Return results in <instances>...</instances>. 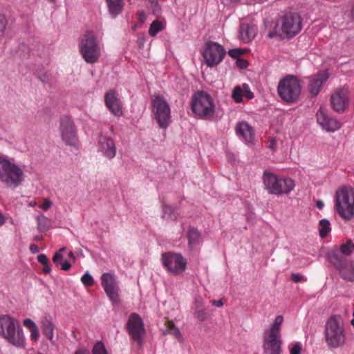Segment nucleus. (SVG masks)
<instances>
[{
  "mask_svg": "<svg viewBox=\"0 0 354 354\" xmlns=\"http://www.w3.org/2000/svg\"><path fill=\"white\" fill-rule=\"evenodd\" d=\"M238 66L241 68H245L248 66V63L245 60L239 59L237 61Z\"/></svg>",
  "mask_w": 354,
  "mask_h": 354,
  "instance_id": "nucleus-50",
  "label": "nucleus"
},
{
  "mask_svg": "<svg viewBox=\"0 0 354 354\" xmlns=\"http://www.w3.org/2000/svg\"><path fill=\"white\" fill-rule=\"evenodd\" d=\"M195 304H196V308H200L203 306V302L200 297L196 298Z\"/></svg>",
  "mask_w": 354,
  "mask_h": 354,
  "instance_id": "nucleus-55",
  "label": "nucleus"
},
{
  "mask_svg": "<svg viewBox=\"0 0 354 354\" xmlns=\"http://www.w3.org/2000/svg\"><path fill=\"white\" fill-rule=\"evenodd\" d=\"M152 113L158 126L167 129L171 122V109L166 100L161 95L151 97Z\"/></svg>",
  "mask_w": 354,
  "mask_h": 354,
  "instance_id": "nucleus-9",
  "label": "nucleus"
},
{
  "mask_svg": "<svg viewBox=\"0 0 354 354\" xmlns=\"http://www.w3.org/2000/svg\"><path fill=\"white\" fill-rule=\"evenodd\" d=\"M74 354H86V353L84 350L79 349V350L76 351Z\"/></svg>",
  "mask_w": 354,
  "mask_h": 354,
  "instance_id": "nucleus-58",
  "label": "nucleus"
},
{
  "mask_svg": "<svg viewBox=\"0 0 354 354\" xmlns=\"http://www.w3.org/2000/svg\"><path fill=\"white\" fill-rule=\"evenodd\" d=\"M281 344L280 336L264 333L263 344L264 354H280Z\"/></svg>",
  "mask_w": 354,
  "mask_h": 354,
  "instance_id": "nucleus-18",
  "label": "nucleus"
},
{
  "mask_svg": "<svg viewBox=\"0 0 354 354\" xmlns=\"http://www.w3.org/2000/svg\"><path fill=\"white\" fill-rule=\"evenodd\" d=\"M52 205V202L48 199H44L43 204L39 207L44 211L48 210Z\"/></svg>",
  "mask_w": 354,
  "mask_h": 354,
  "instance_id": "nucleus-46",
  "label": "nucleus"
},
{
  "mask_svg": "<svg viewBox=\"0 0 354 354\" xmlns=\"http://www.w3.org/2000/svg\"><path fill=\"white\" fill-rule=\"evenodd\" d=\"M37 260L38 261L41 263L42 265H44V264H46L47 263L49 262L48 261V259L47 258V257L44 254H39L38 257H37Z\"/></svg>",
  "mask_w": 354,
  "mask_h": 354,
  "instance_id": "nucleus-47",
  "label": "nucleus"
},
{
  "mask_svg": "<svg viewBox=\"0 0 354 354\" xmlns=\"http://www.w3.org/2000/svg\"><path fill=\"white\" fill-rule=\"evenodd\" d=\"M99 151L108 159H112L116 154V147L113 140L105 136H101L98 141Z\"/></svg>",
  "mask_w": 354,
  "mask_h": 354,
  "instance_id": "nucleus-20",
  "label": "nucleus"
},
{
  "mask_svg": "<svg viewBox=\"0 0 354 354\" xmlns=\"http://www.w3.org/2000/svg\"><path fill=\"white\" fill-rule=\"evenodd\" d=\"M236 133L241 137L247 143H252L254 140V132L253 128L245 121H241L236 125Z\"/></svg>",
  "mask_w": 354,
  "mask_h": 354,
  "instance_id": "nucleus-21",
  "label": "nucleus"
},
{
  "mask_svg": "<svg viewBox=\"0 0 354 354\" xmlns=\"http://www.w3.org/2000/svg\"><path fill=\"white\" fill-rule=\"evenodd\" d=\"M101 283L107 297L113 304H118L119 299V286L116 281L114 274L111 273H104L101 276Z\"/></svg>",
  "mask_w": 354,
  "mask_h": 354,
  "instance_id": "nucleus-16",
  "label": "nucleus"
},
{
  "mask_svg": "<svg viewBox=\"0 0 354 354\" xmlns=\"http://www.w3.org/2000/svg\"><path fill=\"white\" fill-rule=\"evenodd\" d=\"M162 265L176 275L182 274L186 269L187 260L180 254L174 252L163 253L161 257Z\"/></svg>",
  "mask_w": 354,
  "mask_h": 354,
  "instance_id": "nucleus-12",
  "label": "nucleus"
},
{
  "mask_svg": "<svg viewBox=\"0 0 354 354\" xmlns=\"http://www.w3.org/2000/svg\"><path fill=\"white\" fill-rule=\"evenodd\" d=\"M108 11L113 18L120 15L124 6V0H106Z\"/></svg>",
  "mask_w": 354,
  "mask_h": 354,
  "instance_id": "nucleus-27",
  "label": "nucleus"
},
{
  "mask_svg": "<svg viewBox=\"0 0 354 354\" xmlns=\"http://www.w3.org/2000/svg\"><path fill=\"white\" fill-rule=\"evenodd\" d=\"M257 28L249 24L241 23L239 28V39L244 43L251 41L256 36Z\"/></svg>",
  "mask_w": 354,
  "mask_h": 354,
  "instance_id": "nucleus-25",
  "label": "nucleus"
},
{
  "mask_svg": "<svg viewBox=\"0 0 354 354\" xmlns=\"http://www.w3.org/2000/svg\"><path fill=\"white\" fill-rule=\"evenodd\" d=\"M334 209L344 221L354 218V189L352 187L342 186L336 190Z\"/></svg>",
  "mask_w": 354,
  "mask_h": 354,
  "instance_id": "nucleus-2",
  "label": "nucleus"
},
{
  "mask_svg": "<svg viewBox=\"0 0 354 354\" xmlns=\"http://www.w3.org/2000/svg\"><path fill=\"white\" fill-rule=\"evenodd\" d=\"M59 131L63 142L69 146L76 147L78 144L77 131L72 119L63 116L60 120Z\"/></svg>",
  "mask_w": 354,
  "mask_h": 354,
  "instance_id": "nucleus-13",
  "label": "nucleus"
},
{
  "mask_svg": "<svg viewBox=\"0 0 354 354\" xmlns=\"http://www.w3.org/2000/svg\"><path fill=\"white\" fill-rule=\"evenodd\" d=\"M38 78L43 83H49L51 80V74L48 71H42L38 74Z\"/></svg>",
  "mask_w": 354,
  "mask_h": 354,
  "instance_id": "nucleus-38",
  "label": "nucleus"
},
{
  "mask_svg": "<svg viewBox=\"0 0 354 354\" xmlns=\"http://www.w3.org/2000/svg\"><path fill=\"white\" fill-rule=\"evenodd\" d=\"M328 78V73L326 71L318 73L316 75L312 77L309 82L310 93L314 96L317 95Z\"/></svg>",
  "mask_w": 354,
  "mask_h": 354,
  "instance_id": "nucleus-22",
  "label": "nucleus"
},
{
  "mask_svg": "<svg viewBox=\"0 0 354 354\" xmlns=\"http://www.w3.org/2000/svg\"><path fill=\"white\" fill-rule=\"evenodd\" d=\"M37 227L39 231H44L46 229V223H47L48 220L47 218L44 216H39L37 218Z\"/></svg>",
  "mask_w": 354,
  "mask_h": 354,
  "instance_id": "nucleus-37",
  "label": "nucleus"
},
{
  "mask_svg": "<svg viewBox=\"0 0 354 354\" xmlns=\"http://www.w3.org/2000/svg\"><path fill=\"white\" fill-rule=\"evenodd\" d=\"M192 110L203 119L212 118L215 112V104L212 96L205 91H198L192 97Z\"/></svg>",
  "mask_w": 354,
  "mask_h": 354,
  "instance_id": "nucleus-7",
  "label": "nucleus"
},
{
  "mask_svg": "<svg viewBox=\"0 0 354 354\" xmlns=\"http://www.w3.org/2000/svg\"><path fill=\"white\" fill-rule=\"evenodd\" d=\"M43 266H44L43 272L44 273H46V274L50 273V272L51 271V268H50V266L49 264V262L47 263L46 264L43 265Z\"/></svg>",
  "mask_w": 354,
  "mask_h": 354,
  "instance_id": "nucleus-52",
  "label": "nucleus"
},
{
  "mask_svg": "<svg viewBox=\"0 0 354 354\" xmlns=\"http://www.w3.org/2000/svg\"><path fill=\"white\" fill-rule=\"evenodd\" d=\"M325 340L330 348L342 346L346 341L344 321L340 315L331 316L325 325Z\"/></svg>",
  "mask_w": 354,
  "mask_h": 354,
  "instance_id": "nucleus-3",
  "label": "nucleus"
},
{
  "mask_svg": "<svg viewBox=\"0 0 354 354\" xmlns=\"http://www.w3.org/2000/svg\"><path fill=\"white\" fill-rule=\"evenodd\" d=\"M30 250L32 253H37L39 251V248L37 245L32 244L30 246Z\"/></svg>",
  "mask_w": 354,
  "mask_h": 354,
  "instance_id": "nucleus-53",
  "label": "nucleus"
},
{
  "mask_svg": "<svg viewBox=\"0 0 354 354\" xmlns=\"http://www.w3.org/2000/svg\"><path fill=\"white\" fill-rule=\"evenodd\" d=\"M127 328L132 339L139 346H141L145 335V329L140 316L134 313H131L129 315Z\"/></svg>",
  "mask_w": 354,
  "mask_h": 354,
  "instance_id": "nucleus-14",
  "label": "nucleus"
},
{
  "mask_svg": "<svg viewBox=\"0 0 354 354\" xmlns=\"http://www.w3.org/2000/svg\"><path fill=\"white\" fill-rule=\"evenodd\" d=\"M352 14H353V17L354 18V6H353V8Z\"/></svg>",
  "mask_w": 354,
  "mask_h": 354,
  "instance_id": "nucleus-63",
  "label": "nucleus"
},
{
  "mask_svg": "<svg viewBox=\"0 0 354 354\" xmlns=\"http://www.w3.org/2000/svg\"><path fill=\"white\" fill-rule=\"evenodd\" d=\"M263 181L269 194L278 196L288 194L295 186L292 178L279 176L268 171L263 172Z\"/></svg>",
  "mask_w": 354,
  "mask_h": 354,
  "instance_id": "nucleus-5",
  "label": "nucleus"
},
{
  "mask_svg": "<svg viewBox=\"0 0 354 354\" xmlns=\"http://www.w3.org/2000/svg\"><path fill=\"white\" fill-rule=\"evenodd\" d=\"M283 322V318L281 315L277 316L270 328L268 330H266L265 333L281 337V326Z\"/></svg>",
  "mask_w": 354,
  "mask_h": 354,
  "instance_id": "nucleus-31",
  "label": "nucleus"
},
{
  "mask_svg": "<svg viewBox=\"0 0 354 354\" xmlns=\"http://www.w3.org/2000/svg\"><path fill=\"white\" fill-rule=\"evenodd\" d=\"M243 97H245L248 100L254 97L253 93L250 91L248 84H243L242 86H236L234 88L232 93V97L236 103L243 102Z\"/></svg>",
  "mask_w": 354,
  "mask_h": 354,
  "instance_id": "nucleus-24",
  "label": "nucleus"
},
{
  "mask_svg": "<svg viewBox=\"0 0 354 354\" xmlns=\"http://www.w3.org/2000/svg\"><path fill=\"white\" fill-rule=\"evenodd\" d=\"M68 256H69L70 258H72L73 260H75V256H74V254L72 252H69Z\"/></svg>",
  "mask_w": 354,
  "mask_h": 354,
  "instance_id": "nucleus-59",
  "label": "nucleus"
},
{
  "mask_svg": "<svg viewBox=\"0 0 354 354\" xmlns=\"http://www.w3.org/2000/svg\"><path fill=\"white\" fill-rule=\"evenodd\" d=\"M41 328L45 337L53 342L55 325L50 316H45L41 321Z\"/></svg>",
  "mask_w": 354,
  "mask_h": 354,
  "instance_id": "nucleus-26",
  "label": "nucleus"
},
{
  "mask_svg": "<svg viewBox=\"0 0 354 354\" xmlns=\"http://www.w3.org/2000/svg\"><path fill=\"white\" fill-rule=\"evenodd\" d=\"M7 26V20L4 16L0 15V39H1L5 33Z\"/></svg>",
  "mask_w": 354,
  "mask_h": 354,
  "instance_id": "nucleus-40",
  "label": "nucleus"
},
{
  "mask_svg": "<svg viewBox=\"0 0 354 354\" xmlns=\"http://www.w3.org/2000/svg\"><path fill=\"white\" fill-rule=\"evenodd\" d=\"M80 53L86 63H96L100 57V47L93 31L87 30L81 37L79 44Z\"/></svg>",
  "mask_w": 354,
  "mask_h": 354,
  "instance_id": "nucleus-6",
  "label": "nucleus"
},
{
  "mask_svg": "<svg viewBox=\"0 0 354 354\" xmlns=\"http://www.w3.org/2000/svg\"><path fill=\"white\" fill-rule=\"evenodd\" d=\"M316 207L319 209H322L324 207V203L322 201H317L316 203Z\"/></svg>",
  "mask_w": 354,
  "mask_h": 354,
  "instance_id": "nucleus-56",
  "label": "nucleus"
},
{
  "mask_svg": "<svg viewBox=\"0 0 354 354\" xmlns=\"http://www.w3.org/2000/svg\"><path fill=\"white\" fill-rule=\"evenodd\" d=\"M50 3H55L56 0H48Z\"/></svg>",
  "mask_w": 354,
  "mask_h": 354,
  "instance_id": "nucleus-62",
  "label": "nucleus"
},
{
  "mask_svg": "<svg viewBox=\"0 0 354 354\" xmlns=\"http://www.w3.org/2000/svg\"><path fill=\"white\" fill-rule=\"evenodd\" d=\"M162 211H163V217L166 216V214L171 215V207L169 205H162Z\"/></svg>",
  "mask_w": 354,
  "mask_h": 354,
  "instance_id": "nucleus-48",
  "label": "nucleus"
},
{
  "mask_svg": "<svg viewBox=\"0 0 354 354\" xmlns=\"http://www.w3.org/2000/svg\"><path fill=\"white\" fill-rule=\"evenodd\" d=\"M319 236L322 238H325L326 236H327L328 235V234L331 231L330 223L328 219L323 218L319 221Z\"/></svg>",
  "mask_w": 354,
  "mask_h": 354,
  "instance_id": "nucleus-32",
  "label": "nucleus"
},
{
  "mask_svg": "<svg viewBox=\"0 0 354 354\" xmlns=\"http://www.w3.org/2000/svg\"><path fill=\"white\" fill-rule=\"evenodd\" d=\"M24 179L23 169L6 157L0 156V181L7 187L16 188Z\"/></svg>",
  "mask_w": 354,
  "mask_h": 354,
  "instance_id": "nucleus-4",
  "label": "nucleus"
},
{
  "mask_svg": "<svg viewBox=\"0 0 354 354\" xmlns=\"http://www.w3.org/2000/svg\"><path fill=\"white\" fill-rule=\"evenodd\" d=\"M138 15V21L141 24L144 23L147 19L145 12H143V11L139 12Z\"/></svg>",
  "mask_w": 354,
  "mask_h": 354,
  "instance_id": "nucleus-49",
  "label": "nucleus"
},
{
  "mask_svg": "<svg viewBox=\"0 0 354 354\" xmlns=\"http://www.w3.org/2000/svg\"><path fill=\"white\" fill-rule=\"evenodd\" d=\"M93 354H108L104 344L99 341L95 344L92 351Z\"/></svg>",
  "mask_w": 354,
  "mask_h": 354,
  "instance_id": "nucleus-34",
  "label": "nucleus"
},
{
  "mask_svg": "<svg viewBox=\"0 0 354 354\" xmlns=\"http://www.w3.org/2000/svg\"><path fill=\"white\" fill-rule=\"evenodd\" d=\"M30 330V338L32 340L37 341L39 337V333L38 327L36 326L34 328H31Z\"/></svg>",
  "mask_w": 354,
  "mask_h": 354,
  "instance_id": "nucleus-42",
  "label": "nucleus"
},
{
  "mask_svg": "<svg viewBox=\"0 0 354 354\" xmlns=\"http://www.w3.org/2000/svg\"><path fill=\"white\" fill-rule=\"evenodd\" d=\"M187 239L189 246L193 249L200 242L201 233L195 227H189L187 232Z\"/></svg>",
  "mask_w": 354,
  "mask_h": 354,
  "instance_id": "nucleus-29",
  "label": "nucleus"
},
{
  "mask_svg": "<svg viewBox=\"0 0 354 354\" xmlns=\"http://www.w3.org/2000/svg\"><path fill=\"white\" fill-rule=\"evenodd\" d=\"M82 283L87 287H91L94 283V280L93 277L86 272L82 277H81Z\"/></svg>",
  "mask_w": 354,
  "mask_h": 354,
  "instance_id": "nucleus-36",
  "label": "nucleus"
},
{
  "mask_svg": "<svg viewBox=\"0 0 354 354\" xmlns=\"http://www.w3.org/2000/svg\"><path fill=\"white\" fill-rule=\"evenodd\" d=\"M301 29V19L295 13L286 14L280 21V30L281 37L288 38L297 35Z\"/></svg>",
  "mask_w": 354,
  "mask_h": 354,
  "instance_id": "nucleus-11",
  "label": "nucleus"
},
{
  "mask_svg": "<svg viewBox=\"0 0 354 354\" xmlns=\"http://www.w3.org/2000/svg\"><path fill=\"white\" fill-rule=\"evenodd\" d=\"M350 94L345 87L336 88L330 96L332 109L337 113H344L349 106Z\"/></svg>",
  "mask_w": 354,
  "mask_h": 354,
  "instance_id": "nucleus-15",
  "label": "nucleus"
},
{
  "mask_svg": "<svg viewBox=\"0 0 354 354\" xmlns=\"http://www.w3.org/2000/svg\"><path fill=\"white\" fill-rule=\"evenodd\" d=\"M341 252L345 255H350L354 250V244L348 241L341 246Z\"/></svg>",
  "mask_w": 354,
  "mask_h": 354,
  "instance_id": "nucleus-35",
  "label": "nucleus"
},
{
  "mask_svg": "<svg viewBox=\"0 0 354 354\" xmlns=\"http://www.w3.org/2000/svg\"><path fill=\"white\" fill-rule=\"evenodd\" d=\"M301 346L299 342H295L290 348V354H300Z\"/></svg>",
  "mask_w": 354,
  "mask_h": 354,
  "instance_id": "nucleus-43",
  "label": "nucleus"
},
{
  "mask_svg": "<svg viewBox=\"0 0 354 354\" xmlns=\"http://www.w3.org/2000/svg\"><path fill=\"white\" fill-rule=\"evenodd\" d=\"M233 2H238L240 0H232Z\"/></svg>",
  "mask_w": 354,
  "mask_h": 354,
  "instance_id": "nucleus-64",
  "label": "nucleus"
},
{
  "mask_svg": "<svg viewBox=\"0 0 354 354\" xmlns=\"http://www.w3.org/2000/svg\"><path fill=\"white\" fill-rule=\"evenodd\" d=\"M205 64L208 67L218 66L226 55L224 47L217 42L209 41L205 44L201 51Z\"/></svg>",
  "mask_w": 354,
  "mask_h": 354,
  "instance_id": "nucleus-10",
  "label": "nucleus"
},
{
  "mask_svg": "<svg viewBox=\"0 0 354 354\" xmlns=\"http://www.w3.org/2000/svg\"><path fill=\"white\" fill-rule=\"evenodd\" d=\"M245 50L241 48H234L230 50L228 52L229 55L232 58H239L244 53Z\"/></svg>",
  "mask_w": 354,
  "mask_h": 354,
  "instance_id": "nucleus-39",
  "label": "nucleus"
},
{
  "mask_svg": "<svg viewBox=\"0 0 354 354\" xmlns=\"http://www.w3.org/2000/svg\"><path fill=\"white\" fill-rule=\"evenodd\" d=\"M330 261L337 269L339 270L341 277L346 280L351 281L354 278V274L351 269L345 268V262L339 258L336 254H332L330 256Z\"/></svg>",
  "mask_w": 354,
  "mask_h": 354,
  "instance_id": "nucleus-23",
  "label": "nucleus"
},
{
  "mask_svg": "<svg viewBox=\"0 0 354 354\" xmlns=\"http://www.w3.org/2000/svg\"><path fill=\"white\" fill-rule=\"evenodd\" d=\"M276 145H277V142H276L275 139L271 138L270 142L269 148H270L272 150H274L276 148Z\"/></svg>",
  "mask_w": 354,
  "mask_h": 354,
  "instance_id": "nucleus-54",
  "label": "nucleus"
},
{
  "mask_svg": "<svg viewBox=\"0 0 354 354\" xmlns=\"http://www.w3.org/2000/svg\"><path fill=\"white\" fill-rule=\"evenodd\" d=\"M316 117L318 124L327 131L334 132L341 127V122L334 118L329 117L326 109L322 106L317 111Z\"/></svg>",
  "mask_w": 354,
  "mask_h": 354,
  "instance_id": "nucleus-17",
  "label": "nucleus"
},
{
  "mask_svg": "<svg viewBox=\"0 0 354 354\" xmlns=\"http://www.w3.org/2000/svg\"><path fill=\"white\" fill-rule=\"evenodd\" d=\"M291 280L292 281H294L295 283H299V282H301L304 280V277L299 274H296V273H292L291 274Z\"/></svg>",
  "mask_w": 354,
  "mask_h": 354,
  "instance_id": "nucleus-45",
  "label": "nucleus"
},
{
  "mask_svg": "<svg viewBox=\"0 0 354 354\" xmlns=\"http://www.w3.org/2000/svg\"><path fill=\"white\" fill-rule=\"evenodd\" d=\"M196 317L198 320L203 322L207 319V313L205 310H198L196 312Z\"/></svg>",
  "mask_w": 354,
  "mask_h": 354,
  "instance_id": "nucleus-41",
  "label": "nucleus"
},
{
  "mask_svg": "<svg viewBox=\"0 0 354 354\" xmlns=\"http://www.w3.org/2000/svg\"><path fill=\"white\" fill-rule=\"evenodd\" d=\"M23 324L26 328H28L29 330L37 326L35 323L31 319L29 318L25 319L23 322Z\"/></svg>",
  "mask_w": 354,
  "mask_h": 354,
  "instance_id": "nucleus-44",
  "label": "nucleus"
},
{
  "mask_svg": "<svg viewBox=\"0 0 354 354\" xmlns=\"http://www.w3.org/2000/svg\"><path fill=\"white\" fill-rule=\"evenodd\" d=\"M351 324L354 326V318L351 321Z\"/></svg>",
  "mask_w": 354,
  "mask_h": 354,
  "instance_id": "nucleus-61",
  "label": "nucleus"
},
{
  "mask_svg": "<svg viewBox=\"0 0 354 354\" xmlns=\"http://www.w3.org/2000/svg\"><path fill=\"white\" fill-rule=\"evenodd\" d=\"M166 326L165 330L163 332L164 335H171L179 341L183 340L182 335L179 329L175 326L171 320H167L165 324Z\"/></svg>",
  "mask_w": 354,
  "mask_h": 354,
  "instance_id": "nucleus-28",
  "label": "nucleus"
},
{
  "mask_svg": "<svg viewBox=\"0 0 354 354\" xmlns=\"http://www.w3.org/2000/svg\"><path fill=\"white\" fill-rule=\"evenodd\" d=\"M164 28L163 24L159 20L153 21L149 27V34L151 37H155L159 32Z\"/></svg>",
  "mask_w": 354,
  "mask_h": 354,
  "instance_id": "nucleus-33",
  "label": "nucleus"
},
{
  "mask_svg": "<svg viewBox=\"0 0 354 354\" xmlns=\"http://www.w3.org/2000/svg\"><path fill=\"white\" fill-rule=\"evenodd\" d=\"M0 335L10 344L24 348L26 337L18 321L10 315L0 317Z\"/></svg>",
  "mask_w": 354,
  "mask_h": 354,
  "instance_id": "nucleus-1",
  "label": "nucleus"
},
{
  "mask_svg": "<svg viewBox=\"0 0 354 354\" xmlns=\"http://www.w3.org/2000/svg\"><path fill=\"white\" fill-rule=\"evenodd\" d=\"M104 102L106 108L113 115L118 117L122 115V103L115 90H110L105 93Z\"/></svg>",
  "mask_w": 354,
  "mask_h": 354,
  "instance_id": "nucleus-19",
  "label": "nucleus"
},
{
  "mask_svg": "<svg viewBox=\"0 0 354 354\" xmlns=\"http://www.w3.org/2000/svg\"><path fill=\"white\" fill-rule=\"evenodd\" d=\"M64 250L65 248H62L58 252H57L53 257V261L57 266H60V268L62 270H68L71 268V264L67 261L61 262L63 259V256L62 255L61 252Z\"/></svg>",
  "mask_w": 354,
  "mask_h": 354,
  "instance_id": "nucleus-30",
  "label": "nucleus"
},
{
  "mask_svg": "<svg viewBox=\"0 0 354 354\" xmlns=\"http://www.w3.org/2000/svg\"><path fill=\"white\" fill-rule=\"evenodd\" d=\"M6 222L5 217L3 214L0 212V226L3 225Z\"/></svg>",
  "mask_w": 354,
  "mask_h": 354,
  "instance_id": "nucleus-57",
  "label": "nucleus"
},
{
  "mask_svg": "<svg viewBox=\"0 0 354 354\" xmlns=\"http://www.w3.org/2000/svg\"><path fill=\"white\" fill-rule=\"evenodd\" d=\"M35 241H39L41 240V237L40 236H35V239H34Z\"/></svg>",
  "mask_w": 354,
  "mask_h": 354,
  "instance_id": "nucleus-60",
  "label": "nucleus"
},
{
  "mask_svg": "<svg viewBox=\"0 0 354 354\" xmlns=\"http://www.w3.org/2000/svg\"><path fill=\"white\" fill-rule=\"evenodd\" d=\"M301 86L299 80L295 76L289 75L281 80L278 85L279 97L288 103L295 102L301 94Z\"/></svg>",
  "mask_w": 354,
  "mask_h": 354,
  "instance_id": "nucleus-8",
  "label": "nucleus"
},
{
  "mask_svg": "<svg viewBox=\"0 0 354 354\" xmlns=\"http://www.w3.org/2000/svg\"><path fill=\"white\" fill-rule=\"evenodd\" d=\"M212 303L214 306L216 307H221L224 304L223 299L212 300Z\"/></svg>",
  "mask_w": 354,
  "mask_h": 354,
  "instance_id": "nucleus-51",
  "label": "nucleus"
}]
</instances>
